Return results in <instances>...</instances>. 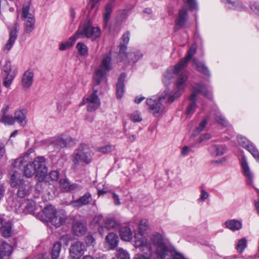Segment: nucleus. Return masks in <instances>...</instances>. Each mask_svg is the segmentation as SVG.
Masks as SVG:
<instances>
[{
  "label": "nucleus",
  "mask_w": 259,
  "mask_h": 259,
  "mask_svg": "<svg viewBox=\"0 0 259 259\" xmlns=\"http://www.w3.org/2000/svg\"><path fill=\"white\" fill-rule=\"evenodd\" d=\"M93 153L90 147L86 144H81L71 156L72 168L77 169L80 166L90 164L92 161Z\"/></svg>",
  "instance_id": "nucleus-1"
},
{
  "label": "nucleus",
  "mask_w": 259,
  "mask_h": 259,
  "mask_svg": "<svg viewBox=\"0 0 259 259\" xmlns=\"http://www.w3.org/2000/svg\"><path fill=\"white\" fill-rule=\"evenodd\" d=\"M47 173V168L44 157H37L32 162L26 164L24 169V174L26 177L30 178L35 174V177L39 181L45 179Z\"/></svg>",
  "instance_id": "nucleus-2"
},
{
  "label": "nucleus",
  "mask_w": 259,
  "mask_h": 259,
  "mask_svg": "<svg viewBox=\"0 0 259 259\" xmlns=\"http://www.w3.org/2000/svg\"><path fill=\"white\" fill-rule=\"evenodd\" d=\"M169 90L166 89L158 98H149L147 100L149 111L155 117L159 116L164 112L165 107L163 103L166 96L169 94Z\"/></svg>",
  "instance_id": "nucleus-3"
},
{
  "label": "nucleus",
  "mask_w": 259,
  "mask_h": 259,
  "mask_svg": "<svg viewBox=\"0 0 259 259\" xmlns=\"http://www.w3.org/2000/svg\"><path fill=\"white\" fill-rule=\"evenodd\" d=\"M135 246L139 248L143 252V254H136L134 259H151L153 251L151 244L147 242V239L142 234H138L135 236Z\"/></svg>",
  "instance_id": "nucleus-4"
},
{
  "label": "nucleus",
  "mask_w": 259,
  "mask_h": 259,
  "mask_svg": "<svg viewBox=\"0 0 259 259\" xmlns=\"http://www.w3.org/2000/svg\"><path fill=\"white\" fill-rule=\"evenodd\" d=\"M194 91L191 95L189 100L190 103L188 105L186 114L188 115H192L195 111L197 108L196 97L198 93H202L204 96L209 99L211 98V94L207 88L201 84H198L194 88Z\"/></svg>",
  "instance_id": "nucleus-5"
},
{
  "label": "nucleus",
  "mask_w": 259,
  "mask_h": 259,
  "mask_svg": "<svg viewBox=\"0 0 259 259\" xmlns=\"http://www.w3.org/2000/svg\"><path fill=\"white\" fill-rule=\"evenodd\" d=\"M75 34L77 38L85 37L94 40L100 36L101 31L99 28L93 27L88 21L81 25Z\"/></svg>",
  "instance_id": "nucleus-6"
},
{
  "label": "nucleus",
  "mask_w": 259,
  "mask_h": 259,
  "mask_svg": "<svg viewBox=\"0 0 259 259\" xmlns=\"http://www.w3.org/2000/svg\"><path fill=\"white\" fill-rule=\"evenodd\" d=\"M111 57L110 54H106L103 56L101 63L96 72L94 77L96 85H99L101 81L103 80L106 73L111 70Z\"/></svg>",
  "instance_id": "nucleus-7"
},
{
  "label": "nucleus",
  "mask_w": 259,
  "mask_h": 259,
  "mask_svg": "<svg viewBox=\"0 0 259 259\" xmlns=\"http://www.w3.org/2000/svg\"><path fill=\"white\" fill-rule=\"evenodd\" d=\"M96 82L94 81L93 92L87 97L83 98L80 105H87V110L89 112H93L98 109L101 105L100 100L97 95L98 88L96 87Z\"/></svg>",
  "instance_id": "nucleus-8"
},
{
  "label": "nucleus",
  "mask_w": 259,
  "mask_h": 259,
  "mask_svg": "<svg viewBox=\"0 0 259 259\" xmlns=\"http://www.w3.org/2000/svg\"><path fill=\"white\" fill-rule=\"evenodd\" d=\"M187 75L186 73L183 72L179 75L176 82V89L172 94H169L167 102L168 103H171L175 99L178 98L182 95L184 88L185 82L187 79Z\"/></svg>",
  "instance_id": "nucleus-9"
},
{
  "label": "nucleus",
  "mask_w": 259,
  "mask_h": 259,
  "mask_svg": "<svg viewBox=\"0 0 259 259\" xmlns=\"http://www.w3.org/2000/svg\"><path fill=\"white\" fill-rule=\"evenodd\" d=\"M49 143L50 145L55 149H60L75 143L74 140L70 137H55L50 139Z\"/></svg>",
  "instance_id": "nucleus-10"
},
{
  "label": "nucleus",
  "mask_w": 259,
  "mask_h": 259,
  "mask_svg": "<svg viewBox=\"0 0 259 259\" xmlns=\"http://www.w3.org/2000/svg\"><path fill=\"white\" fill-rule=\"evenodd\" d=\"M188 19L189 15L187 12L186 7L183 6V7L179 10V13L175 19L174 30L177 31L182 28L186 27L187 26V22Z\"/></svg>",
  "instance_id": "nucleus-11"
},
{
  "label": "nucleus",
  "mask_w": 259,
  "mask_h": 259,
  "mask_svg": "<svg viewBox=\"0 0 259 259\" xmlns=\"http://www.w3.org/2000/svg\"><path fill=\"white\" fill-rule=\"evenodd\" d=\"M172 253V249L165 244L156 248L152 255L155 259H170Z\"/></svg>",
  "instance_id": "nucleus-12"
},
{
  "label": "nucleus",
  "mask_w": 259,
  "mask_h": 259,
  "mask_svg": "<svg viewBox=\"0 0 259 259\" xmlns=\"http://www.w3.org/2000/svg\"><path fill=\"white\" fill-rule=\"evenodd\" d=\"M85 250V245L83 243L76 241L70 246V256L73 259H78L83 254Z\"/></svg>",
  "instance_id": "nucleus-13"
},
{
  "label": "nucleus",
  "mask_w": 259,
  "mask_h": 259,
  "mask_svg": "<svg viewBox=\"0 0 259 259\" xmlns=\"http://www.w3.org/2000/svg\"><path fill=\"white\" fill-rule=\"evenodd\" d=\"M35 206V203L33 200H25L19 203V206L16 208V211L18 213L30 214L33 212Z\"/></svg>",
  "instance_id": "nucleus-14"
},
{
  "label": "nucleus",
  "mask_w": 259,
  "mask_h": 259,
  "mask_svg": "<svg viewBox=\"0 0 259 259\" xmlns=\"http://www.w3.org/2000/svg\"><path fill=\"white\" fill-rule=\"evenodd\" d=\"M240 162L243 174L246 179V184L248 185H252L254 178L253 174L251 172L248 164L244 158H242Z\"/></svg>",
  "instance_id": "nucleus-15"
},
{
  "label": "nucleus",
  "mask_w": 259,
  "mask_h": 259,
  "mask_svg": "<svg viewBox=\"0 0 259 259\" xmlns=\"http://www.w3.org/2000/svg\"><path fill=\"white\" fill-rule=\"evenodd\" d=\"M196 53V47L192 46L187 53V56L176 65V71L182 70L187 64L188 62L192 58Z\"/></svg>",
  "instance_id": "nucleus-16"
},
{
  "label": "nucleus",
  "mask_w": 259,
  "mask_h": 259,
  "mask_svg": "<svg viewBox=\"0 0 259 259\" xmlns=\"http://www.w3.org/2000/svg\"><path fill=\"white\" fill-rule=\"evenodd\" d=\"M3 73L6 76L4 84L6 87H9L11 84L15 76V73L11 71V64L10 62H6L3 67Z\"/></svg>",
  "instance_id": "nucleus-17"
},
{
  "label": "nucleus",
  "mask_w": 259,
  "mask_h": 259,
  "mask_svg": "<svg viewBox=\"0 0 259 259\" xmlns=\"http://www.w3.org/2000/svg\"><path fill=\"white\" fill-rule=\"evenodd\" d=\"M66 219V215L65 211L61 210L57 211L50 221L56 227H59L65 223Z\"/></svg>",
  "instance_id": "nucleus-18"
},
{
  "label": "nucleus",
  "mask_w": 259,
  "mask_h": 259,
  "mask_svg": "<svg viewBox=\"0 0 259 259\" xmlns=\"http://www.w3.org/2000/svg\"><path fill=\"white\" fill-rule=\"evenodd\" d=\"M18 26L19 25L17 23H15L14 28L10 31V37L7 42L6 44V45L4 46L3 48V50L4 51H10L13 46V45L15 43L17 37V28Z\"/></svg>",
  "instance_id": "nucleus-19"
},
{
  "label": "nucleus",
  "mask_w": 259,
  "mask_h": 259,
  "mask_svg": "<svg viewBox=\"0 0 259 259\" xmlns=\"http://www.w3.org/2000/svg\"><path fill=\"white\" fill-rule=\"evenodd\" d=\"M92 200L91 195L89 193H85L78 199L71 202V205L75 207H80L90 203Z\"/></svg>",
  "instance_id": "nucleus-20"
},
{
  "label": "nucleus",
  "mask_w": 259,
  "mask_h": 259,
  "mask_svg": "<svg viewBox=\"0 0 259 259\" xmlns=\"http://www.w3.org/2000/svg\"><path fill=\"white\" fill-rule=\"evenodd\" d=\"M87 228L86 224L82 222L76 221L72 226L73 233L77 236H82L86 233Z\"/></svg>",
  "instance_id": "nucleus-21"
},
{
  "label": "nucleus",
  "mask_w": 259,
  "mask_h": 259,
  "mask_svg": "<svg viewBox=\"0 0 259 259\" xmlns=\"http://www.w3.org/2000/svg\"><path fill=\"white\" fill-rule=\"evenodd\" d=\"M222 1L231 9L240 11H245L246 9V7L239 0H222Z\"/></svg>",
  "instance_id": "nucleus-22"
},
{
  "label": "nucleus",
  "mask_w": 259,
  "mask_h": 259,
  "mask_svg": "<svg viewBox=\"0 0 259 259\" xmlns=\"http://www.w3.org/2000/svg\"><path fill=\"white\" fill-rule=\"evenodd\" d=\"M17 187L18 188L17 193L18 196L20 198H23L29 193L31 186L29 182L24 181Z\"/></svg>",
  "instance_id": "nucleus-23"
},
{
  "label": "nucleus",
  "mask_w": 259,
  "mask_h": 259,
  "mask_svg": "<svg viewBox=\"0 0 259 259\" xmlns=\"http://www.w3.org/2000/svg\"><path fill=\"white\" fill-rule=\"evenodd\" d=\"M150 239L151 242H148V241L147 242L150 243L151 245L152 244L155 248L165 244L164 242L162 235L157 232L152 233L150 236Z\"/></svg>",
  "instance_id": "nucleus-24"
},
{
  "label": "nucleus",
  "mask_w": 259,
  "mask_h": 259,
  "mask_svg": "<svg viewBox=\"0 0 259 259\" xmlns=\"http://www.w3.org/2000/svg\"><path fill=\"white\" fill-rule=\"evenodd\" d=\"M33 73L27 70L23 74L22 78V85L24 88L28 89L30 87L33 82Z\"/></svg>",
  "instance_id": "nucleus-25"
},
{
  "label": "nucleus",
  "mask_w": 259,
  "mask_h": 259,
  "mask_svg": "<svg viewBox=\"0 0 259 259\" xmlns=\"http://www.w3.org/2000/svg\"><path fill=\"white\" fill-rule=\"evenodd\" d=\"M105 239L106 242L110 249H113L117 246L118 237L116 234L113 232L109 233L107 235Z\"/></svg>",
  "instance_id": "nucleus-26"
},
{
  "label": "nucleus",
  "mask_w": 259,
  "mask_h": 259,
  "mask_svg": "<svg viewBox=\"0 0 259 259\" xmlns=\"http://www.w3.org/2000/svg\"><path fill=\"white\" fill-rule=\"evenodd\" d=\"M30 2H27L24 4L22 7L21 17L23 20L34 18L33 13L30 11Z\"/></svg>",
  "instance_id": "nucleus-27"
},
{
  "label": "nucleus",
  "mask_w": 259,
  "mask_h": 259,
  "mask_svg": "<svg viewBox=\"0 0 259 259\" xmlns=\"http://www.w3.org/2000/svg\"><path fill=\"white\" fill-rule=\"evenodd\" d=\"M225 227L232 231L239 230L242 227V223L237 220H229L225 223Z\"/></svg>",
  "instance_id": "nucleus-28"
},
{
  "label": "nucleus",
  "mask_w": 259,
  "mask_h": 259,
  "mask_svg": "<svg viewBox=\"0 0 259 259\" xmlns=\"http://www.w3.org/2000/svg\"><path fill=\"white\" fill-rule=\"evenodd\" d=\"M209 150L213 156H221L226 152L227 148L223 145H213L209 147Z\"/></svg>",
  "instance_id": "nucleus-29"
},
{
  "label": "nucleus",
  "mask_w": 259,
  "mask_h": 259,
  "mask_svg": "<svg viewBox=\"0 0 259 259\" xmlns=\"http://www.w3.org/2000/svg\"><path fill=\"white\" fill-rule=\"evenodd\" d=\"M181 70L178 72L176 71V66L174 68H169L163 75L162 79L163 83L165 85L170 84L171 82V78H173L174 75L178 74Z\"/></svg>",
  "instance_id": "nucleus-30"
},
{
  "label": "nucleus",
  "mask_w": 259,
  "mask_h": 259,
  "mask_svg": "<svg viewBox=\"0 0 259 259\" xmlns=\"http://www.w3.org/2000/svg\"><path fill=\"white\" fill-rule=\"evenodd\" d=\"M125 74L122 73L118 79L116 84V96L118 98H121L124 93V81Z\"/></svg>",
  "instance_id": "nucleus-31"
},
{
  "label": "nucleus",
  "mask_w": 259,
  "mask_h": 259,
  "mask_svg": "<svg viewBox=\"0 0 259 259\" xmlns=\"http://www.w3.org/2000/svg\"><path fill=\"white\" fill-rule=\"evenodd\" d=\"M22 176L20 172L17 171H14L11 174L10 178V184L12 187H18L20 184L22 183L23 181L22 178Z\"/></svg>",
  "instance_id": "nucleus-32"
},
{
  "label": "nucleus",
  "mask_w": 259,
  "mask_h": 259,
  "mask_svg": "<svg viewBox=\"0 0 259 259\" xmlns=\"http://www.w3.org/2000/svg\"><path fill=\"white\" fill-rule=\"evenodd\" d=\"M121 239L125 241H130L133 237L131 229L128 227H122L119 231Z\"/></svg>",
  "instance_id": "nucleus-33"
},
{
  "label": "nucleus",
  "mask_w": 259,
  "mask_h": 259,
  "mask_svg": "<svg viewBox=\"0 0 259 259\" xmlns=\"http://www.w3.org/2000/svg\"><path fill=\"white\" fill-rule=\"evenodd\" d=\"M12 248L10 245L3 242L0 245V259H4L5 257L9 256L11 254Z\"/></svg>",
  "instance_id": "nucleus-34"
},
{
  "label": "nucleus",
  "mask_w": 259,
  "mask_h": 259,
  "mask_svg": "<svg viewBox=\"0 0 259 259\" xmlns=\"http://www.w3.org/2000/svg\"><path fill=\"white\" fill-rule=\"evenodd\" d=\"M2 235L5 238L11 237L13 234L12 225L10 222H5L4 225L0 230Z\"/></svg>",
  "instance_id": "nucleus-35"
},
{
  "label": "nucleus",
  "mask_w": 259,
  "mask_h": 259,
  "mask_svg": "<svg viewBox=\"0 0 259 259\" xmlns=\"http://www.w3.org/2000/svg\"><path fill=\"white\" fill-rule=\"evenodd\" d=\"M27 111L26 109H21L17 110L15 113V120H16L18 123L22 125L26 124V115Z\"/></svg>",
  "instance_id": "nucleus-36"
},
{
  "label": "nucleus",
  "mask_w": 259,
  "mask_h": 259,
  "mask_svg": "<svg viewBox=\"0 0 259 259\" xmlns=\"http://www.w3.org/2000/svg\"><path fill=\"white\" fill-rule=\"evenodd\" d=\"M29 154L25 153L23 156L13 160L12 165L15 168H20L22 165L29 160Z\"/></svg>",
  "instance_id": "nucleus-37"
},
{
  "label": "nucleus",
  "mask_w": 259,
  "mask_h": 259,
  "mask_svg": "<svg viewBox=\"0 0 259 259\" xmlns=\"http://www.w3.org/2000/svg\"><path fill=\"white\" fill-rule=\"evenodd\" d=\"M143 57V54L138 50H133L126 55V57L130 61L136 62Z\"/></svg>",
  "instance_id": "nucleus-38"
},
{
  "label": "nucleus",
  "mask_w": 259,
  "mask_h": 259,
  "mask_svg": "<svg viewBox=\"0 0 259 259\" xmlns=\"http://www.w3.org/2000/svg\"><path fill=\"white\" fill-rule=\"evenodd\" d=\"M214 119L220 125L223 126H227L228 125L227 120L219 111L215 110L214 111Z\"/></svg>",
  "instance_id": "nucleus-39"
},
{
  "label": "nucleus",
  "mask_w": 259,
  "mask_h": 259,
  "mask_svg": "<svg viewBox=\"0 0 259 259\" xmlns=\"http://www.w3.org/2000/svg\"><path fill=\"white\" fill-rule=\"evenodd\" d=\"M26 33H30L33 31L35 27V20L34 18L23 20Z\"/></svg>",
  "instance_id": "nucleus-40"
},
{
  "label": "nucleus",
  "mask_w": 259,
  "mask_h": 259,
  "mask_svg": "<svg viewBox=\"0 0 259 259\" xmlns=\"http://www.w3.org/2000/svg\"><path fill=\"white\" fill-rule=\"evenodd\" d=\"M59 184L61 189L66 191L73 190L77 188V184H73L72 185H70L68 180L64 179L60 180Z\"/></svg>",
  "instance_id": "nucleus-41"
},
{
  "label": "nucleus",
  "mask_w": 259,
  "mask_h": 259,
  "mask_svg": "<svg viewBox=\"0 0 259 259\" xmlns=\"http://www.w3.org/2000/svg\"><path fill=\"white\" fill-rule=\"evenodd\" d=\"M193 63L196 66L198 71L206 75H209L207 68L202 62L198 61L196 59L194 58L193 60Z\"/></svg>",
  "instance_id": "nucleus-42"
},
{
  "label": "nucleus",
  "mask_w": 259,
  "mask_h": 259,
  "mask_svg": "<svg viewBox=\"0 0 259 259\" xmlns=\"http://www.w3.org/2000/svg\"><path fill=\"white\" fill-rule=\"evenodd\" d=\"M56 212L57 211L55 210L54 207L52 205L46 206L42 211V213L46 216V218L49 221L55 215Z\"/></svg>",
  "instance_id": "nucleus-43"
},
{
  "label": "nucleus",
  "mask_w": 259,
  "mask_h": 259,
  "mask_svg": "<svg viewBox=\"0 0 259 259\" xmlns=\"http://www.w3.org/2000/svg\"><path fill=\"white\" fill-rule=\"evenodd\" d=\"M61 250V244L60 242H57L54 244L51 251L52 259H56L59 257Z\"/></svg>",
  "instance_id": "nucleus-44"
},
{
  "label": "nucleus",
  "mask_w": 259,
  "mask_h": 259,
  "mask_svg": "<svg viewBox=\"0 0 259 259\" xmlns=\"http://www.w3.org/2000/svg\"><path fill=\"white\" fill-rule=\"evenodd\" d=\"M139 232L135 234V237L138 234H142L143 236V234L145 232L149 229V225L148 220L146 219H142L141 220L139 225Z\"/></svg>",
  "instance_id": "nucleus-45"
},
{
  "label": "nucleus",
  "mask_w": 259,
  "mask_h": 259,
  "mask_svg": "<svg viewBox=\"0 0 259 259\" xmlns=\"http://www.w3.org/2000/svg\"><path fill=\"white\" fill-rule=\"evenodd\" d=\"M77 37L75 35L71 36L69 40L66 41L64 43H62L60 46V50L61 51H64L72 47L74 44Z\"/></svg>",
  "instance_id": "nucleus-46"
},
{
  "label": "nucleus",
  "mask_w": 259,
  "mask_h": 259,
  "mask_svg": "<svg viewBox=\"0 0 259 259\" xmlns=\"http://www.w3.org/2000/svg\"><path fill=\"white\" fill-rule=\"evenodd\" d=\"M113 7V2L111 1L107 4L105 7V13L104 15V22L105 23H107L110 19V15L112 11Z\"/></svg>",
  "instance_id": "nucleus-47"
},
{
  "label": "nucleus",
  "mask_w": 259,
  "mask_h": 259,
  "mask_svg": "<svg viewBox=\"0 0 259 259\" xmlns=\"http://www.w3.org/2000/svg\"><path fill=\"white\" fill-rule=\"evenodd\" d=\"M79 54L83 57H87L88 55L87 46L82 42H78L76 46Z\"/></svg>",
  "instance_id": "nucleus-48"
},
{
  "label": "nucleus",
  "mask_w": 259,
  "mask_h": 259,
  "mask_svg": "<svg viewBox=\"0 0 259 259\" xmlns=\"http://www.w3.org/2000/svg\"><path fill=\"white\" fill-rule=\"evenodd\" d=\"M104 225L107 230H111L118 227V223L115 220L111 218L106 219Z\"/></svg>",
  "instance_id": "nucleus-49"
},
{
  "label": "nucleus",
  "mask_w": 259,
  "mask_h": 259,
  "mask_svg": "<svg viewBox=\"0 0 259 259\" xmlns=\"http://www.w3.org/2000/svg\"><path fill=\"white\" fill-rule=\"evenodd\" d=\"M116 256L118 259H130L128 252L120 248L117 250Z\"/></svg>",
  "instance_id": "nucleus-50"
},
{
  "label": "nucleus",
  "mask_w": 259,
  "mask_h": 259,
  "mask_svg": "<svg viewBox=\"0 0 259 259\" xmlns=\"http://www.w3.org/2000/svg\"><path fill=\"white\" fill-rule=\"evenodd\" d=\"M1 121L5 124L12 125L15 123V119L8 115H2Z\"/></svg>",
  "instance_id": "nucleus-51"
},
{
  "label": "nucleus",
  "mask_w": 259,
  "mask_h": 259,
  "mask_svg": "<svg viewBox=\"0 0 259 259\" xmlns=\"http://www.w3.org/2000/svg\"><path fill=\"white\" fill-rule=\"evenodd\" d=\"M247 246V240L245 238H242L238 241L236 249L239 252H242Z\"/></svg>",
  "instance_id": "nucleus-52"
},
{
  "label": "nucleus",
  "mask_w": 259,
  "mask_h": 259,
  "mask_svg": "<svg viewBox=\"0 0 259 259\" xmlns=\"http://www.w3.org/2000/svg\"><path fill=\"white\" fill-rule=\"evenodd\" d=\"M239 144L242 147L247 149L252 144L245 137L239 136L237 137Z\"/></svg>",
  "instance_id": "nucleus-53"
},
{
  "label": "nucleus",
  "mask_w": 259,
  "mask_h": 259,
  "mask_svg": "<svg viewBox=\"0 0 259 259\" xmlns=\"http://www.w3.org/2000/svg\"><path fill=\"white\" fill-rule=\"evenodd\" d=\"M207 124V120L204 119L202 121H201L198 126L196 128L195 130L193 132V136H197L201 132H202L205 128L206 125Z\"/></svg>",
  "instance_id": "nucleus-54"
},
{
  "label": "nucleus",
  "mask_w": 259,
  "mask_h": 259,
  "mask_svg": "<svg viewBox=\"0 0 259 259\" xmlns=\"http://www.w3.org/2000/svg\"><path fill=\"white\" fill-rule=\"evenodd\" d=\"M247 149L252 154L256 161L259 162V152L257 149L252 144L250 145Z\"/></svg>",
  "instance_id": "nucleus-55"
},
{
  "label": "nucleus",
  "mask_w": 259,
  "mask_h": 259,
  "mask_svg": "<svg viewBox=\"0 0 259 259\" xmlns=\"http://www.w3.org/2000/svg\"><path fill=\"white\" fill-rule=\"evenodd\" d=\"M130 118L134 122H140L142 120L140 113L137 111H134L131 114Z\"/></svg>",
  "instance_id": "nucleus-56"
},
{
  "label": "nucleus",
  "mask_w": 259,
  "mask_h": 259,
  "mask_svg": "<svg viewBox=\"0 0 259 259\" xmlns=\"http://www.w3.org/2000/svg\"><path fill=\"white\" fill-rule=\"evenodd\" d=\"M209 196V193L204 189L201 190V193L197 201L198 203H202L205 201Z\"/></svg>",
  "instance_id": "nucleus-57"
},
{
  "label": "nucleus",
  "mask_w": 259,
  "mask_h": 259,
  "mask_svg": "<svg viewBox=\"0 0 259 259\" xmlns=\"http://www.w3.org/2000/svg\"><path fill=\"white\" fill-rule=\"evenodd\" d=\"M115 148L114 146L111 145H105L99 149V151L103 153H108L113 150Z\"/></svg>",
  "instance_id": "nucleus-58"
},
{
  "label": "nucleus",
  "mask_w": 259,
  "mask_h": 259,
  "mask_svg": "<svg viewBox=\"0 0 259 259\" xmlns=\"http://www.w3.org/2000/svg\"><path fill=\"white\" fill-rule=\"evenodd\" d=\"M250 9L257 14L259 15V3L255 1H252L250 3Z\"/></svg>",
  "instance_id": "nucleus-59"
},
{
  "label": "nucleus",
  "mask_w": 259,
  "mask_h": 259,
  "mask_svg": "<svg viewBox=\"0 0 259 259\" xmlns=\"http://www.w3.org/2000/svg\"><path fill=\"white\" fill-rule=\"evenodd\" d=\"M59 176V173L58 170H52L49 173L48 178H50L52 181H57Z\"/></svg>",
  "instance_id": "nucleus-60"
},
{
  "label": "nucleus",
  "mask_w": 259,
  "mask_h": 259,
  "mask_svg": "<svg viewBox=\"0 0 259 259\" xmlns=\"http://www.w3.org/2000/svg\"><path fill=\"white\" fill-rule=\"evenodd\" d=\"M185 3L188 5L191 10L195 9L197 8V3L196 0H183Z\"/></svg>",
  "instance_id": "nucleus-61"
},
{
  "label": "nucleus",
  "mask_w": 259,
  "mask_h": 259,
  "mask_svg": "<svg viewBox=\"0 0 259 259\" xmlns=\"http://www.w3.org/2000/svg\"><path fill=\"white\" fill-rule=\"evenodd\" d=\"M85 242L88 245L93 246L95 243V240L92 235H88L85 238Z\"/></svg>",
  "instance_id": "nucleus-62"
},
{
  "label": "nucleus",
  "mask_w": 259,
  "mask_h": 259,
  "mask_svg": "<svg viewBox=\"0 0 259 259\" xmlns=\"http://www.w3.org/2000/svg\"><path fill=\"white\" fill-rule=\"evenodd\" d=\"M192 149L188 146H184L182 149L181 153L184 156H187L190 152H192Z\"/></svg>",
  "instance_id": "nucleus-63"
},
{
  "label": "nucleus",
  "mask_w": 259,
  "mask_h": 259,
  "mask_svg": "<svg viewBox=\"0 0 259 259\" xmlns=\"http://www.w3.org/2000/svg\"><path fill=\"white\" fill-rule=\"evenodd\" d=\"M122 39L123 44L126 45L128 42V41L130 39L129 32L127 31L123 34L122 37Z\"/></svg>",
  "instance_id": "nucleus-64"
}]
</instances>
